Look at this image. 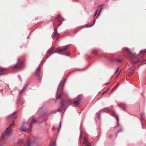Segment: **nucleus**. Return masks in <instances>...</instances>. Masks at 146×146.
Here are the masks:
<instances>
[{
  "instance_id": "obj_1",
  "label": "nucleus",
  "mask_w": 146,
  "mask_h": 146,
  "mask_svg": "<svg viewBox=\"0 0 146 146\" xmlns=\"http://www.w3.org/2000/svg\"><path fill=\"white\" fill-rule=\"evenodd\" d=\"M11 131V129L9 128H7L6 131H4L2 134L1 137V139L4 140L6 137L7 135Z\"/></svg>"
},
{
  "instance_id": "obj_2",
  "label": "nucleus",
  "mask_w": 146,
  "mask_h": 146,
  "mask_svg": "<svg viewBox=\"0 0 146 146\" xmlns=\"http://www.w3.org/2000/svg\"><path fill=\"white\" fill-rule=\"evenodd\" d=\"M68 47H69L68 46L66 45V46H65L64 49H58L56 51L54 52H52V53H51L50 54V55L52 53H54V52L56 53V52H62L64 50H66V49H67V48H68Z\"/></svg>"
},
{
  "instance_id": "obj_3",
  "label": "nucleus",
  "mask_w": 146,
  "mask_h": 146,
  "mask_svg": "<svg viewBox=\"0 0 146 146\" xmlns=\"http://www.w3.org/2000/svg\"><path fill=\"white\" fill-rule=\"evenodd\" d=\"M25 124V123H23V125H21V128H20V129L22 131H25V128L24 127V126H23V125L24 124Z\"/></svg>"
},
{
  "instance_id": "obj_4",
  "label": "nucleus",
  "mask_w": 146,
  "mask_h": 146,
  "mask_svg": "<svg viewBox=\"0 0 146 146\" xmlns=\"http://www.w3.org/2000/svg\"><path fill=\"white\" fill-rule=\"evenodd\" d=\"M31 144V141H30L29 140L28 141L27 145L26 146H30Z\"/></svg>"
},
{
  "instance_id": "obj_5",
  "label": "nucleus",
  "mask_w": 146,
  "mask_h": 146,
  "mask_svg": "<svg viewBox=\"0 0 146 146\" xmlns=\"http://www.w3.org/2000/svg\"><path fill=\"white\" fill-rule=\"evenodd\" d=\"M57 34V30L56 29H54V33L53 34H52V36L54 37H55Z\"/></svg>"
},
{
  "instance_id": "obj_6",
  "label": "nucleus",
  "mask_w": 146,
  "mask_h": 146,
  "mask_svg": "<svg viewBox=\"0 0 146 146\" xmlns=\"http://www.w3.org/2000/svg\"><path fill=\"white\" fill-rule=\"evenodd\" d=\"M80 103L79 101H76L74 102V104L76 105H78Z\"/></svg>"
},
{
  "instance_id": "obj_7",
  "label": "nucleus",
  "mask_w": 146,
  "mask_h": 146,
  "mask_svg": "<svg viewBox=\"0 0 146 146\" xmlns=\"http://www.w3.org/2000/svg\"><path fill=\"white\" fill-rule=\"evenodd\" d=\"M23 139H20L18 142V144H20L22 143L23 142Z\"/></svg>"
},
{
  "instance_id": "obj_8",
  "label": "nucleus",
  "mask_w": 146,
  "mask_h": 146,
  "mask_svg": "<svg viewBox=\"0 0 146 146\" xmlns=\"http://www.w3.org/2000/svg\"><path fill=\"white\" fill-rule=\"evenodd\" d=\"M40 68L39 67L38 68H37V69H36V74H38V72L40 71Z\"/></svg>"
},
{
  "instance_id": "obj_9",
  "label": "nucleus",
  "mask_w": 146,
  "mask_h": 146,
  "mask_svg": "<svg viewBox=\"0 0 146 146\" xmlns=\"http://www.w3.org/2000/svg\"><path fill=\"white\" fill-rule=\"evenodd\" d=\"M14 122H12L10 125L9 126V127H8V128H9V129H10V128L11 126H13L14 125Z\"/></svg>"
},
{
  "instance_id": "obj_10",
  "label": "nucleus",
  "mask_w": 146,
  "mask_h": 146,
  "mask_svg": "<svg viewBox=\"0 0 146 146\" xmlns=\"http://www.w3.org/2000/svg\"><path fill=\"white\" fill-rule=\"evenodd\" d=\"M84 144H85V145H87V146H90L89 145H88V142L87 141H85L84 142Z\"/></svg>"
},
{
  "instance_id": "obj_11",
  "label": "nucleus",
  "mask_w": 146,
  "mask_h": 146,
  "mask_svg": "<svg viewBox=\"0 0 146 146\" xmlns=\"http://www.w3.org/2000/svg\"><path fill=\"white\" fill-rule=\"evenodd\" d=\"M145 52H146V49L144 50H141L140 51V53H142L143 54Z\"/></svg>"
},
{
  "instance_id": "obj_12",
  "label": "nucleus",
  "mask_w": 146,
  "mask_h": 146,
  "mask_svg": "<svg viewBox=\"0 0 146 146\" xmlns=\"http://www.w3.org/2000/svg\"><path fill=\"white\" fill-rule=\"evenodd\" d=\"M59 127L58 128V130H59L60 129V128L61 127V122H60V123L59 124Z\"/></svg>"
},
{
  "instance_id": "obj_13",
  "label": "nucleus",
  "mask_w": 146,
  "mask_h": 146,
  "mask_svg": "<svg viewBox=\"0 0 146 146\" xmlns=\"http://www.w3.org/2000/svg\"><path fill=\"white\" fill-rule=\"evenodd\" d=\"M116 119H117V124H118V120H119V118H118V117H117V116H116Z\"/></svg>"
},
{
  "instance_id": "obj_14",
  "label": "nucleus",
  "mask_w": 146,
  "mask_h": 146,
  "mask_svg": "<svg viewBox=\"0 0 146 146\" xmlns=\"http://www.w3.org/2000/svg\"><path fill=\"white\" fill-rule=\"evenodd\" d=\"M53 49V48H50L48 51V52H50Z\"/></svg>"
},
{
  "instance_id": "obj_15",
  "label": "nucleus",
  "mask_w": 146,
  "mask_h": 146,
  "mask_svg": "<svg viewBox=\"0 0 146 146\" xmlns=\"http://www.w3.org/2000/svg\"><path fill=\"white\" fill-rule=\"evenodd\" d=\"M118 85H119V84H117L116 86H115V87L114 88V89H116V88H117L118 87Z\"/></svg>"
},
{
  "instance_id": "obj_16",
  "label": "nucleus",
  "mask_w": 146,
  "mask_h": 146,
  "mask_svg": "<svg viewBox=\"0 0 146 146\" xmlns=\"http://www.w3.org/2000/svg\"><path fill=\"white\" fill-rule=\"evenodd\" d=\"M97 11H96V13H95L94 15V16H96V15L97 14Z\"/></svg>"
},
{
  "instance_id": "obj_17",
  "label": "nucleus",
  "mask_w": 146,
  "mask_h": 146,
  "mask_svg": "<svg viewBox=\"0 0 146 146\" xmlns=\"http://www.w3.org/2000/svg\"><path fill=\"white\" fill-rule=\"evenodd\" d=\"M36 122V121L34 119H33L32 121L33 122L35 123Z\"/></svg>"
},
{
  "instance_id": "obj_18",
  "label": "nucleus",
  "mask_w": 146,
  "mask_h": 146,
  "mask_svg": "<svg viewBox=\"0 0 146 146\" xmlns=\"http://www.w3.org/2000/svg\"><path fill=\"white\" fill-rule=\"evenodd\" d=\"M132 74L131 73H130L129 74H128V76H130L131 75H132Z\"/></svg>"
},
{
  "instance_id": "obj_19",
  "label": "nucleus",
  "mask_w": 146,
  "mask_h": 146,
  "mask_svg": "<svg viewBox=\"0 0 146 146\" xmlns=\"http://www.w3.org/2000/svg\"><path fill=\"white\" fill-rule=\"evenodd\" d=\"M60 97V95H59V96H58L57 97V98H59Z\"/></svg>"
},
{
  "instance_id": "obj_20",
  "label": "nucleus",
  "mask_w": 146,
  "mask_h": 146,
  "mask_svg": "<svg viewBox=\"0 0 146 146\" xmlns=\"http://www.w3.org/2000/svg\"><path fill=\"white\" fill-rule=\"evenodd\" d=\"M95 21H94V23L92 25H90V26L89 27H91L94 24V23H95Z\"/></svg>"
},
{
  "instance_id": "obj_21",
  "label": "nucleus",
  "mask_w": 146,
  "mask_h": 146,
  "mask_svg": "<svg viewBox=\"0 0 146 146\" xmlns=\"http://www.w3.org/2000/svg\"><path fill=\"white\" fill-rule=\"evenodd\" d=\"M58 22L59 23V25H60V23L59 20V19H58Z\"/></svg>"
},
{
  "instance_id": "obj_22",
  "label": "nucleus",
  "mask_w": 146,
  "mask_h": 146,
  "mask_svg": "<svg viewBox=\"0 0 146 146\" xmlns=\"http://www.w3.org/2000/svg\"><path fill=\"white\" fill-rule=\"evenodd\" d=\"M68 102H69V103H71V104L72 103V102H70V101H69V102H67L66 103V104H68Z\"/></svg>"
},
{
  "instance_id": "obj_23",
  "label": "nucleus",
  "mask_w": 146,
  "mask_h": 146,
  "mask_svg": "<svg viewBox=\"0 0 146 146\" xmlns=\"http://www.w3.org/2000/svg\"><path fill=\"white\" fill-rule=\"evenodd\" d=\"M127 51H128L129 52H129V49H127Z\"/></svg>"
},
{
  "instance_id": "obj_24",
  "label": "nucleus",
  "mask_w": 146,
  "mask_h": 146,
  "mask_svg": "<svg viewBox=\"0 0 146 146\" xmlns=\"http://www.w3.org/2000/svg\"><path fill=\"white\" fill-rule=\"evenodd\" d=\"M120 72H119L118 73V75H117V76L116 77H117L119 75V74H120Z\"/></svg>"
},
{
  "instance_id": "obj_25",
  "label": "nucleus",
  "mask_w": 146,
  "mask_h": 146,
  "mask_svg": "<svg viewBox=\"0 0 146 146\" xmlns=\"http://www.w3.org/2000/svg\"><path fill=\"white\" fill-rule=\"evenodd\" d=\"M117 72V70H116L115 73V74Z\"/></svg>"
},
{
  "instance_id": "obj_26",
  "label": "nucleus",
  "mask_w": 146,
  "mask_h": 146,
  "mask_svg": "<svg viewBox=\"0 0 146 146\" xmlns=\"http://www.w3.org/2000/svg\"><path fill=\"white\" fill-rule=\"evenodd\" d=\"M119 68H117V69L116 70H117V71H118V70H119Z\"/></svg>"
},
{
  "instance_id": "obj_27",
  "label": "nucleus",
  "mask_w": 146,
  "mask_h": 146,
  "mask_svg": "<svg viewBox=\"0 0 146 146\" xmlns=\"http://www.w3.org/2000/svg\"><path fill=\"white\" fill-rule=\"evenodd\" d=\"M101 9L100 11V12H99V14H100V12H101Z\"/></svg>"
},
{
  "instance_id": "obj_28",
  "label": "nucleus",
  "mask_w": 146,
  "mask_h": 146,
  "mask_svg": "<svg viewBox=\"0 0 146 146\" xmlns=\"http://www.w3.org/2000/svg\"><path fill=\"white\" fill-rule=\"evenodd\" d=\"M106 110H108V108H106Z\"/></svg>"
},
{
  "instance_id": "obj_29",
  "label": "nucleus",
  "mask_w": 146,
  "mask_h": 146,
  "mask_svg": "<svg viewBox=\"0 0 146 146\" xmlns=\"http://www.w3.org/2000/svg\"><path fill=\"white\" fill-rule=\"evenodd\" d=\"M66 55H68V54H66Z\"/></svg>"
},
{
  "instance_id": "obj_30",
  "label": "nucleus",
  "mask_w": 146,
  "mask_h": 146,
  "mask_svg": "<svg viewBox=\"0 0 146 146\" xmlns=\"http://www.w3.org/2000/svg\"><path fill=\"white\" fill-rule=\"evenodd\" d=\"M66 55H68V54H66Z\"/></svg>"
},
{
  "instance_id": "obj_31",
  "label": "nucleus",
  "mask_w": 146,
  "mask_h": 146,
  "mask_svg": "<svg viewBox=\"0 0 146 146\" xmlns=\"http://www.w3.org/2000/svg\"><path fill=\"white\" fill-rule=\"evenodd\" d=\"M2 70V69H1V70Z\"/></svg>"
},
{
  "instance_id": "obj_32",
  "label": "nucleus",
  "mask_w": 146,
  "mask_h": 146,
  "mask_svg": "<svg viewBox=\"0 0 146 146\" xmlns=\"http://www.w3.org/2000/svg\"><path fill=\"white\" fill-rule=\"evenodd\" d=\"M24 88H23V90H24Z\"/></svg>"
},
{
  "instance_id": "obj_33",
  "label": "nucleus",
  "mask_w": 146,
  "mask_h": 146,
  "mask_svg": "<svg viewBox=\"0 0 146 146\" xmlns=\"http://www.w3.org/2000/svg\"><path fill=\"white\" fill-rule=\"evenodd\" d=\"M62 106H63V104H62Z\"/></svg>"
},
{
  "instance_id": "obj_34",
  "label": "nucleus",
  "mask_w": 146,
  "mask_h": 146,
  "mask_svg": "<svg viewBox=\"0 0 146 146\" xmlns=\"http://www.w3.org/2000/svg\"><path fill=\"white\" fill-rule=\"evenodd\" d=\"M0 146H2L1 145H0Z\"/></svg>"
},
{
  "instance_id": "obj_35",
  "label": "nucleus",
  "mask_w": 146,
  "mask_h": 146,
  "mask_svg": "<svg viewBox=\"0 0 146 146\" xmlns=\"http://www.w3.org/2000/svg\"><path fill=\"white\" fill-rule=\"evenodd\" d=\"M145 61H146V59L145 60Z\"/></svg>"
}]
</instances>
